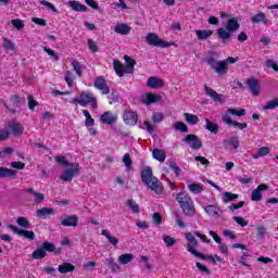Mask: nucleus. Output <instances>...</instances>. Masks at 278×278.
I'll use <instances>...</instances> for the list:
<instances>
[{"mask_svg": "<svg viewBox=\"0 0 278 278\" xmlns=\"http://www.w3.org/2000/svg\"><path fill=\"white\" fill-rule=\"evenodd\" d=\"M218 58H220V53L208 51L205 56V62L219 77L229 73L228 64H236V62L240 60L238 56H228L225 60L218 61Z\"/></svg>", "mask_w": 278, "mask_h": 278, "instance_id": "f257e3e1", "label": "nucleus"}, {"mask_svg": "<svg viewBox=\"0 0 278 278\" xmlns=\"http://www.w3.org/2000/svg\"><path fill=\"white\" fill-rule=\"evenodd\" d=\"M55 162H58V164H61V166H66L67 168L60 176V179L62 181H73V177L79 175V170H81V167L77 163H68L66 161V156H56Z\"/></svg>", "mask_w": 278, "mask_h": 278, "instance_id": "f03ea898", "label": "nucleus"}, {"mask_svg": "<svg viewBox=\"0 0 278 278\" xmlns=\"http://www.w3.org/2000/svg\"><path fill=\"white\" fill-rule=\"evenodd\" d=\"M141 180L142 184L148 186L152 192H155V194H162L164 192V186H162V182H160V179L153 177V170L151 167H146L141 172Z\"/></svg>", "mask_w": 278, "mask_h": 278, "instance_id": "7ed1b4c3", "label": "nucleus"}, {"mask_svg": "<svg viewBox=\"0 0 278 278\" xmlns=\"http://www.w3.org/2000/svg\"><path fill=\"white\" fill-rule=\"evenodd\" d=\"M238 29H240V23H238V17H232L228 20L226 28L220 27L217 29V36L218 38H220V40L227 42V40H231L233 31H238Z\"/></svg>", "mask_w": 278, "mask_h": 278, "instance_id": "20e7f679", "label": "nucleus"}, {"mask_svg": "<svg viewBox=\"0 0 278 278\" xmlns=\"http://www.w3.org/2000/svg\"><path fill=\"white\" fill-rule=\"evenodd\" d=\"M124 60L126 62V68L123 65V63H121V61L114 59L113 60V68L116 73V75H118V77H123V75H125V73H134V66L136 65V61H134L131 58H129L128 55L124 56Z\"/></svg>", "mask_w": 278, "mask_h": 278, "instance_id": "39448f33", "label": "nucleus"}, {"mask_svg": "<svg viewBox=\"0 0 278 278\" xmlns=\"http://www.w3.org/2000/svg\"><path fill=\"white\" fill-rule=\"evenodd\" d=\"M73 103H78V105H81L83 108H86L87 105H91L93 110H97V97L92 94L90 91H83L80 94L76 96L73 99Z\"/></svg>", "mask_w": 278, "mask_h": 278, "instance_id": "423d86ee", "label": "nucleus"}, {"mask_svg": "<svg viewBox=\"0 0 278 278\" xmlns=\"http://www.w3.org/2000/svg\"><path fill=\"white\" fill-rule=\"evenodd\" d=\"M146 41L148 45H150V47H160L161 49H166L168 47H177L175 42L164 41L155 33H149L146 36Z\"/></svg>", "mask_w": 278, "mask_h": 278, "instance_id": "0eeeda50", "label": "nucleus"}, {"mask_svg": "<svg viewBox=\"0 0 278 278\" xmlns=\"http://www.w3.org/2000/svg\"><path fill=\"white\" fill-rule=\"evenodd\" d=\"M194 232H186L185 237L188 241L187 243V251L191 253V255H194L195 257H200V260H206L205 254H201V252H197L195 249L199 247V242L194 238Z\"/></svg>", "mask_w": 278, "mask_h": 278, "instance_id": "6e6552de", "label": "nucleus"}, {"mask_svg": "<svg viewBox=\"0 0 278 278\" xmlns=\"http://www.w3.org/2000/svg\"><path fill=\"white\" fill-rule=\"evenodd\" d=\"M7 229H10V231H13V233H16L17 236H21L22 238H25L26 240H35L36 233L31 230H25L21 229L12 224H9L7 226Z\"/></svg>", "mask_w": 278, "mask_h": 278, "instance_id": "1a4fd4ad", "label": "nucleus"}, {"mask_svg": "<svg viewBox=\"0 0 278 278\" xmlns=\"http://www.w3.org/2000/svg\"><path fill=\"white\" fill-rule=\"evenodd\" d=\"M7 127L11 136H23L25 131V126L15 119L9 121Z\"/></svg>", "mask_w": 278, "mask_h": 278, "instance_id": "9d476101", "label": "nucleus"}, {"mask_svg": "<svg viewBox=\"0 0 278 278\" xmlns=\"http://www.w3.org/2000/svg\"><path fill=\"white\" fill-rule=\"evenodd\" d=\"M205 214L210 216L211 218H220L223 216V208L218 206V204H208L202 206Z\"/></svg>", "mask_w": 278, "mask_h": 278, "instance_id": "9b49d317", "label": "nucleus"}, {"mask_svg": "<svg viewBox=\"0 0 278 278\" xmlns=\"http://www.w3.org/2000/svg\"><path fill=\"white\" fill-rule=\"evenodd\" d=\"M184 142H187L193 151H199L203 147V142L197 135H187L184 139Z\"/></svg>", "mask_w": 278, "mask_h": 278, "instance_id": "f8f14e48", "label": "nucleus"}, {"mask_svg": "<svg viewBox=\"0 0 278 278\" xmlns=\"http://www.w3.org/2000/svg\"><path fill=\"white\" fill-rule=\"evenodd\" d=\"M140 101L143 105H152V103H160V101H162V96L157 93H143Z\"/></svg>", "mask_w": 278, "mask_h": 278, "instance_id": "ddd939ff", "label": "nucleus"}, {"mask_svg": "<svg viewBox=\"0 0 278 278\" xmlns=\"http://www.w3.org/2000/svg\"><path fill=\"white\" fill-rule=\"evenodd\" d=\"M93 86L97 90H100L101 94H110V87H108V81L103 76L97 77Z\"/></svg>", "mask_w": 278, "mask_h": 278, "instance_id": "4468645a", "label": "nucleus"}, {"mask_svg": "<svg viewBox=\"0 0 278 278\" xmlns=\"http://www.w3.org/2000/svg\"><path fill=\"white\" fill-rule=\"evenodd\" d=\"M204 92L205 94H207V97H211L212 100L215 103H224L225 102V96L216 92L214 89H212L211 87H207V85L204 86Z\"/></svg>", "mask_w": 278, "mask_h": 278, "instance_id": "2eb2a0df", "label": "nucleus"}, {"mask_svg": "<svg viewBox=\"0 0 278 278\" xmlns=\"http://www.w3.org/2000/svg\"><path fill=\"white\" fill-rule=\"evenodd\" d=\"M123 119L126 125H137L138 124V114L136 112L126 110L123 114Z\"/></svg>", "mask_w": 278, "mask_h": 278, "instance_id": "dca6fc26", "label": "nucleus"}, {"mask_svg": "<svg viewBox=\"0 0 278 278\" xmlns=\"http://www.w3.org/2000/svg\"><path fill=\"white\" fill-rule=\"evenodd\" d=\"M247 85L249 86L254 97H260V92L262 90V84H260V80H257L256 78H249L247 80Z\"/></svg>", "mask_w": 278, "mask_h": 278, "instance_id": "f3484780", "label": "nucleus"}, {"mask_svg": "<svg viewBox=\"0 0 278 278\" xmlns=\"http://www.w3.org/2000/svg\"><path fill=\"white\" fill-rule=\"evenodd\" d=\"M100 121L104 125H114V123L118 121V115L110 111H106L100 116Z\"/></svg>", "mask_w": 278, "mask_h": 278, "instance_id": "a211bd4d", "label": "nucleus"}, {"mask_svg": "<svg viewBox=\"0 0 278 278\" xmlns=\"http://www.w3.org/2000/svg\"><path fill=\"white\" fill-rule=\"evenodd\" d=\"M222 121L226 125H232L233 127H238V129H240V130L247 129L249 127V124H247V123H240V122H237V121H232L231 116L229 114H224L222 116Z\"/></svg>", "mask_w": 278, "mask_h": 278, "instance_id": "6ab92c4d", "label": "nucleus"}, {"mask_svg": "<svg viewBox=\"0 0 278 278\" xmlns=\"http://www.w3.org/2000/svg\"><path fill=\"white\" fill-rule=\"evenodd\" d=\"M268 190V186L265 184L258 185L256 189L252 191L251 201L258 202L264 195L262 192Z\"/></svg>", "mask_w": 278, "mask_h": 278, "instance_id": "aec40b11", "label": "nucleus"}, {"mask_svg": "<svg viewBox=\"0 0 278 278\" xmlns=\"http://www.w3.org/2000/svg\"><path fill=\"white\" fill-rule=\"evenodd\" d=\"M147 86L148 88L157 90L160 88H164V80L159 78L157 76H153L148 78Z\"/></svg>", "mask_w": 278, "mask_h": 278, "instance_id": "412c9836", "label": "nucleus"}, {"mask_svg": "<svg viewBox=\"0 0 278 278\" xmlns=\"http://www.w3.org/2000/svg\"><path fill=\"white\" fill-rule=\"evenodd\" d=\"M114 31L115 34H119L121 36H127L131 33V27L125 23H118L114 27Z\"/></svg>", "mask_w": 278, "mask_h": 278, "instance_id": "4be33fe9", "label": "nucleus"}, {"mask_svg": "<svg viewBox=\"0 0 278 278\" xmlns=\"http://www.w3.org/2000/svg\"><path fill=\"white\" fill-rule=\"evenodd\" d=\"M68 8H72L74 12H88V7L81 4V2L77 0H70L67 2Z\"/></svg>", "mask_w": 278, "mask_h": 278, "instance_id": "5701e85b", "label": "nucleus"}, {"mask_svg": "<svg viewBox=\"0 0 278 278\" xmlns=\"http://www.w3.org/2000/svg\"><path fill=\"white\" fill-rule=\"evenodd\" d=\"M180 207L186 216H194V214H197V210L194 208V201L192 200L187 204H182Z\"/></svg>", "mask_w": 278, "mask_h": 278, "instance_id": "b1692460", "label": "nucleus"}, {"mask_svg": "<svg viewBox=\"0 0 278 278\" xmlns=\"http://www.w3.org/2000/svg\"><path fill=\"white\" fill-rule=\"evenodd\" d=\"M213 35H214V30H211V29L195 30V36L198 40H207V38H212Z\"/></svg>", "mask_w": 278, "mask_h": 278, "instance_id": "393cba45", "label": "nucleus"}, {"mask_svg": "<svg viewBox=\"0 0 278 278\" xmlns=\"http://www.w3.org/2000/svg\"><path fill=\"white\" fill-rule=\"evenodd\" d=\"M77 223H79V218L76 215L68 216L61 220L63 227H77Z\"/></svg>", "mask_w": 278, "mask_h": 278, "instance_id": "a878e982", "label": "nucleus"}, {"mask_svg": "<svg viewBox=\"0 0 278 278\" xmlns=\"http://www.w3.org/2000/svg\"><path fill=\"white\" fill-rule=\"evenodd\" d=\"M3 49H5V52L10 53L11 55L16 53V45H14L13 41L8 38L3 39Z\"/></svg>", "mask_w": 278, "mask_h": 278, "instance_id": "bb28decb", "label": "nucleus"}, {"mask_svg": "<svg viewBox=\"0 0 278 278\" xmlns=\"http://www.w3.org/2000/svg\"><path fill=\"white\" fill-rule=\"evenodd\" d=\"M270 153V148L269 147H261L257 149L256 153L251 154V157L253 160H260V157H266Z\"/></svg>", "mask_w": 278, "mask_h": 278, "instance_id": "cd10ccee", "label": "nucleus"}, {"mask_svg": "<svg viewBox=\"0 0 278 278\" xmlns=\"http://www.w3.org/2000/svg\"><path fill=\"white\" fill-rule=\"evenodd\" d=\"M176 201L179 203L180 207H182L187 203H190V201H192V198H190L188 193L181 191L176 195Z\"/></svg>", "mask_w": 278, "mask_h": 278, "instance_id": "c85d7f7f", "label": "nucleus"}, {"mask_svg": "<svg viewBox=\"0 0 278 278\" xmlns=\"http://www.w3.org/2000/svg\"><path fill=\"white\" fill-rule=\"evenodd\" d=\"M225 147H229L230 149H240V140H238V137L233 136L230 137L229 139H226L224 141Z\"/></svg>", "mask_w": 278, "mask_h": 278, "instance_id": "c756f323", "label": "nucleus"}, {"mask_svg": "<svg viewBox=\"0 0 278 278\" xmlns=\"http://www.w3.org/2000/svg\"><path fill=\"white\" fill-rule=\"evenodd\" d=\"M72 66L75 71L76 75H78V77H81L84 75V72L86 71V65L81 64L78 61L73 60Z\"/></svg>", "mask_w": 278, "mask_h": 278, "instance_id": "7c9ffc66", "label": "nucleus"}, {"mask_svg": "<svg viewBox=\"0 0 278 278\" xmlns=\"http://www.w3.org/2000/svg\"><path fill=\"white\" fill-rule=\"evenodd\" d=\"M58 270L61 273V275H66V273H73L75 270V265L71 263H63L59 265Z\"/></svg>", "mask_w": 278, "mask_h": 278, "instance_id": "2f4dec72", "label": "nucleus"}, {"mask_svg": "<svg viewBox=\"0 0 278 278\" xmlns=\"http://www.w3.org/2000/svg\"><path fill=\"white\" fill-rule=\"evenodd\" d=\"M152 155L157 162L163 163L166 161V152H164V150L155 149L153 150Z\"/></svg>", "mask_w": 278, "mask_h": 278, "instance_id": "473e14b6", "label": "nucleus"}, {"mask_svg": "<svg viewBox=\"0 0 278 278\" xmlns=\"http://www.w3.org/2000/svg\"><path fill=\"white\" fill-rule=\"evenodd\" d=\"M27 194H31L34 197L35 203H42L45 201V195L40 192L34 191V189H26Z\"/></svg>", "mask_w": 278, "mask_h": 278, "instance_id": "72a5a7b5", "label": "nucleus"}, {"mask_svg": "<svg viewBox=\"0 0 278 278\" xmlns=\"http://www.w3.org/2000/svg\"><path fill=\"white\" fill-rule=\"evenodd\" d=\"M51 214H53V208L51 207H42L37 210L38 218H47V216H51Z\"/></svg>", "mask_w": 278, "mask_h": 278, "instance_id": "f704fd0d", "label": "nucleus"}, {"mask_svg": "<svg viewBox=\"0 0 278 278\" xmlns=\"http://www.w3.org/2000/svg\"><path fill=\"white\" fill-rule=\"evenodd\" d=\"M118 262L122 265L129 264L134 262V254L125 253L118 256Z\"/></svg>", "mask_w": 278, "mask_h": 278, "instance_id": "c9c22d12", "label": "nucleus"}, {"mask_svg": "<svg viewBox=\"0 0 278 278\" xmlns=\"http://www.w3.org/2000/svg\"><path fill=\"white\" fill-rule=\"evenodd\" d=\"M205 128L207 131H211V134H218V124H214V122L208 118L205 119Z\"/></svg>", "mask_w": 278, "mask_h": 278, "instance_id": "e433bc0d", "label": "nucleus"}, {"mask_svg": "<svg viewBox=\"0 0 278 278\" xmlns=\"http://www.w3.org/2000/svg\"><path fill=\"white\" fill-rule=\"evenodd\" d=\"M252 23H268V20L266 18V14L264 12H260L258 14L251 17Z\"/></svg>", "mask_w": 278, "mask_h": 278, "instance_id": "4c0bfd02", "label": "nucleus"}, {"mask_svg": "<svg viewBox=\"0 0 278 278\" xmlns=\"http://www.w3.org/2000/svg\"><path fill=\"white\" fill-rule=\"evenodd\" d=\"M16 175V170L5 168V167H0V178H5V177H14Z\"/></svg>", "mask_w": 278, "mask_h": 278, "instance_id": "58836bf2", "label": "nucleus"}, {"mask_svg": "<svg viewBox=\"0 0 278 278\" xmlns=\"http://www.w3.org/2000/svg\"><path fill=\"white\" fill-rule=\"evenodd\" d=\"M126 204L134 214H140V206L134 201V199L127 200Z\"/></svg>", "mask_w": 278, "mask_h": 278, "instance_id": "ea45409f", "label": "nucleus"}, {"mask_svg": "<svg viewBox=\"0 0 278 278\" xmlns=\"http://www.w3.org/2000/svg\"><path fill=\"white\" fill-rule=\"evenodd\" d=\"M188 188L192 194H201L203 192V185L201 184H191L188 185Z\"/></svg>", "mask_w": 278, "mask_h": 278, "instance_id": "a19ab883", "label": "nucleus"}, {"mask_svg": "<svg viewBox=\"0 0 278 278\" xmlns=\"http://www.w3.org/2000/svg\"><path fill=\"white\" fill-rule=\"evenodd\" d=\"M222 199L224 203H229L231 201H236V199H238V194L226 191L223 193Z\"/></svg>", "mask_w": 278, "mask_h": 278, "instance_id": "79ce46f5", "label": "nucleus"}, {"mask_svg": "<svg viewBox=\"0 0 278 278\" xmlns=\"http://www.w3.org/2000/svg\"><path fill=\"white\" fill-rule=\"evenodd\" d=\"M83 114L86 118L85 121L86 127H92L94 125V119L92 118V115H90V112L88 110H83Z\"/></svg>", "mask_w": 278, "mask_h": 278, "instance_id": "37998d69", "label": "nucleus"}, {"mask_svg": "<svg viewBox=\"0 0 278 278\" xmlns=\"http://www.w3.org/2000/svg\"><path fill=\"white\" fill-rule=\"evenodd\" d=\"M185 119L189 125H198L199 124V116L190 113H185Z\"/></svg>", "mask_w": 278, "mask_h": 278, "instance_id": "c03bdc74", "label": "nucleus"}, {"mask_svg": "<svg viewBox=\"0 0 278 278\" xmlns=\"http://www.w3.org/2000/svg\"><path fill=\"white\" fill-rule=\"evenodd\" d=\"M173 128L176 131H181L182 134H188V126L184 122H176L173 125Z\"/></svg>", "mask_w": 278, "mask_h": 278, "instance_id": "a18cd8bd", "label": "nucleus"}, {"mask_svg": "<svg viewBox=\"0 0 278 278\" xmlns=\"http://www.w3.org/2000/svg\"><path fill=\"white\" fill-rule=\"evenodd\" d=\"M43 257H47V252L42 248L33 252V260H43Z\"/></svg>", "mask_w": 278, "mask_h": 278, "instance_id": "49530a36", "label": "nucleus"}, {"mask_svg": "<svg viewBox=\"0 0 278 278\" xmlns=\"http://www.w3.org/2000/svg\"><path fill=\"white\" fill-rule=\"evenodd\" d=\"M11 24L17 31H21V29H25V22L21 18L11 20Z\"/></svg>", "mask_w": 278, "mask_h": 278, "instance_id": "de8ad7c7", "label": "nucleus"}, {"mask_svg": "<svg viewBox=\"0 0 278 278\" xmlns=\"http://www.w3.org/2000/svg\"><path fill=\"white\" fill-rule=\"evenodd\" d=\"M16 223L20 227H23V229H29V227H31V223H29L26 217H17Z\"/></svg>", "mask_w": 278, "mask_h": 278, "instance_id": "09e8293b", "label": "nucleus"}, {"mask_svg": "<svg viewBox=\"0 0 278 278\" xmlns=\"http://www.w3.org/2000/svg\"><path fill=\"white\" fill-rule=\"evenodd\" d=\"M102 235L104 236V238H106L110 244H113V247H116V244H118V239H116V237H112V235H110L108 230L103 229Z\"/></svg>", "mask_w": 278, "mask_h": 278, "instance_id": "8fccbe9b", "label": "nucleus"}, {"mask_svg": "<svg viewBox=\"0 0 278 278\" xmlns=\"http://www.w3.org/2000/svg\"><path fill=\"white\" fill-rule=\"evenodd\" d=\"M226 114H231L232 116H247V111L244 109L236 110V109H228Z\"/></svg>", "mask_w": 278, "mask_h": 278, "instance_id": "3c124183", "label": "nucleus"}, {"mask_svg": "<svg viewBox=\"0 0 278 278\" xmlns=\"http://www.w3.org/2000/svg\"><path fill=\"white\" fill-rule=\"evenodd\" d=\"M123 162L127 168V170H131V166L134 164V161L131 160V156L129 155V153H126L124 156H123Z\"/></svg>", "mask_w": 278, "mask_h": 278, "instance_id": "603ef678", "label": "nucleus"}, {"mask_svg": "<svg viewBox=\"0 0 278 278\" xmlns=\"http://www.w3.org/2000/svg\"><path fill=\"white\" fill-rule=\"evenodd\" d=\"M195 268L202 273V275H212V271L207 266L201 264V263H195Z\"/></svg>", "mask_w": 278, "mask_h": 278, "instance_id": "864d4df0", "label": "nucleus"}, {"mask_svg": "<svg viewBox=\"0 0 278 278\" xmlns=\"http://www.w3.org/2000/svg\"><path fill=\"white\" fill-rule=\"evenodd\" d=\"M278 108V98L273 99L263 106V110H275Z\"/></svg>", "mask_w": 278, "mask_h": 278, "instance_id": "5fc2aeb1", "label": "nucleus"}, {"mask_svg": "<svg viewBox=\"0 0 278 278\" xmlns=\"http://www.w3.org/2000/svg\"><path fill=\"white\" fill-rule=\"evenodd\" d=\"M45 53L49 54L50 58L54 61L58 62V60H60V56L58 55V53H55V51H53L51 48H43Z\"/></svg>", "mask_w": 278, "mask_h": 278, "instance_id": "6e6d98bb", "label": "nucleus"}, {"mask_svg": "<svg viewBox=\"0 0 278 278\" xmlns=\"http://www.w3.org/2000/svg\"><path fill=\"white\" fill-rule=\"evenodd\" d=\"M162 121H164V113L162 112H154L152 114V122L153 123H162Z\"/></svg>", "mask_w": 278, "mask_h": 278, "instance_id": "4d7b16f0", "label": "nucleus"}, {"mask_svg": "<svg viewBox=\"0 0 278 278\" xmlns=\"http://www.w3.org/2000/svg\"><path fill=\"white\" fill-rule=\"evenodd\" d=\"M163 242L166 244V247H175V238L168 236V235H163Z\"/></svg>", "mask_w": 278, "mask_h": 278, "instance_id": "13d9d810", "label": "nucleus"}, {"mask_svg": "<svg viewBox=\"0 0 278 278\" xmlns=\"http://www.w3.org/2000/svg\"><path fill=\"white\" fill-rule=\"evenodd\" d=\"M143 129L148 130V134H150V136L153 134V131H155V126L152 125L151 122L149 121H144L143 122Z\"/></svg>", "mask_w": 278, "mask_h": 278, "instance_id": "bf43d9fd", "label": "nucleus"}, {"mask_svg": "<svg viewBox=\"0 0 278 278\" xmlns=\"http://www.w3.org/2000/svg\"><path fill=\"white\" fill-rule=\"evenodd\" d=\"M73 73L71 71H67L65 73V81L70 88H73V81H74Z\"/></svg>", "mask_w": 278, "mask_h": 278, "instance_id": "052dcab7", "label": "nucleus"}, {"mask_svg": "<svg viewBox=\"0 0 278 278\" xmlns=\"http://www.w3.org/2000/svg\"><path fill=\"white\" fill-rule=\"evenodd\" d=\"M42 250L46 252L48 251L49 253H53V251H55V245L51 242H43Z\"/></svg>", "mask_w": 278, "mask_h": 278, "instance_id": "680f3d73", "label": "nucleus"}, {"mask_svg": "<svg viewBox=\"0 0 278 278\" xmlns=\"http://www.w3.org/2000/svg\"><path fill=\"white\" fill-rule=\"evenodd\" d=\"M232 219L235 220V223H237V225H240V227H247V225H249V222H245L244 218L241 216H235L232 217Z\"/></svg>", "mask_w": 278, "mask_h": 278, "instance_id": "e2e57ef3", "label": "nucleus"}, {"mask_svg": "<svg viewBox=\"0 0 278 278\" xmlns=\"http://www.w3.org/2000/svg\"><path fill=\"white\" fill-rule=\"evenodd\" d=\"M88 47L92 53H97V51H99V46H97V42L92 39H88Z\"/></svg>", "mask_w": 278, "mask_h": 278, "instance_id": "0e129e2a", "label": "nucleus"}, {"mask_svg": "<svg viewBox=\"0 0 278 278\" xmlns=\"http://www.w3.org/2000/svg\"><path fill=\"white\" fill-rule=\"evenodd\" d=\"M31 23H35V25H40L41 27H47V21L45 18L33 17Z\"/></svg>", "mask_w": 278, "mask_h": 278, "instance_id": "69168bd1", "label": "nucleus"}, {"mask_svg": "<svg viewBox=\"0 0 278 278\" xmlns=\"http://www.w3.org/2000/svg\"><path fill=\"white\" fill-rule=\"evenodd\" d=\"M38 102L34 100V96H28V108L29 110H36Z\"/></svg>", "mask_w": 278, "mask_h": 278, "instance_id": "338daca9", "label": "nucleus"}, {"mask_svg": "<svg viewBox=\"0 0 278 278\" xmlns=\"http://www.w3.org/2000/svg\"><path fill=\"white\" fill-rule=\"evenodd\" d=\"M10 139V132L5 129L0 130V141L3 142Z\"/></svg>", "mask_w": 278, "mask_h": 278, "instance_id": "774afa93", "label": "nucleus"}]
</instances>
